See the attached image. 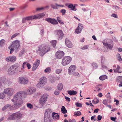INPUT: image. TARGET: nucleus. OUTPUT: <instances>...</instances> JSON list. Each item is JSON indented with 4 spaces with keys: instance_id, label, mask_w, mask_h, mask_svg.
<instances>
[{
    "instance_id": "obj_1",
    "label": "nucleus",
    "mask_w": 122,
    "mask_h": 122,
    "mask_svg": "<svg viewBox=\"0 0 122 122\" xmlns=\"http://www.w3.org/2000/svg\"><path fill=\"white\" fill-rule=\"evenodd\" d=\"M26 92L22 91H20L15 94L13 98L11 99V101L14 102V105L11 106L10 104H6L2 108L3 111L5 110L8 108L11 109L13 108L14 109H15L19 108L23 102V100L26 97Z\"/></svg>"
},
{
    "instance_id": "obj_2",
    "label": "nucleus",
    "mask_w": 122,
    "mask_h": 122,
    "mask_svg": "<svg viewBox=\"0 0 122 122\" xmlns=\"http://www.w3.org/2000/svg\"><path fill=\"white\" fill-rule=\"evenodd\" d=\"M103 45L107 49L112 50L114 46V43L112 40L110 39L106 38L102 42Z\"/></svg>"
},
{
    "instance_id": "obj_3",
    "label": "nucleus",
    "mask_w": 122,
    "mask_h": 122,
    "mask_svg": "<svg viewBox=\"0 0 122 122\" xmlns=\"http://www.w3.org/2000/svg\"><path fill=\"white\" fill-rule=\"evenodd\" d=\"M45 15L43 13H41L34 16H31L24 18L22 19V23H23L26 22V20H29L34 19H40L43 17Z\"/></svg>"
},
{
    "instance_id": "obj_4",
    "label": "nucleus",
    "mask_w": 122,
    "mask_h": 122,
    "mask_svg": "<svg viewBox=\"0 0 122 122\" xmlns=\"http://www.w3.org/2000/svg\"><path fill=\"white\" fill-rule=\"evenodd\" d=\"M20 45V43L19 41H15L12 42L9 48L10 50V54H11L14 50L17 51L19 49V47Z\"/></svg>"
},
{
    "instance_id": "obj_5",
    "label": "nucleus",
    "mask_w": 122,
    "mask_h": 122,
    "mask_svg": "<svg viewBox=\"0 0 122 122\" xmlns=\"http://www.w3.org/2000/svg\"><path fill=\"white\" fill-rule=\"evenodd\" d=\"M18 64H15L10 67L8 71V74L11 75L15 74L16 73L20 72L21 71L19 70L18 69Z\"/></svg>"
},
{
    "instance_id": "obj_6",
    "label": "nucleus",
    "mask_w": 122,
    "mask_h": 122,
    "mask_svg": "<svg viewBox=\"0 0 122 122\" xmlns=\"http://www.w3.org/2000/svg\"><path fill=\"white\" fill-rule=\"evenodd\" d=\"M22 117V114L19 112L13 113L12 115H10L7 118V119L9 120H18Z\"/></svg>"
},
{
    "instance_id": "obj_7",
    "label": "nucleus",
    "mask_w": 122,
    "mask_h": 122,
    "mask_svg": "<svg viewBox=\"0 0 122 122\" xmlns=\"http://www.w3.org/2000/svg\"><path fill=\"white\" fill-rule=\"evenodd\" d=\"M38 51L41 52V56H43L46 52L49 51L50 49V47L45 45H42L39 47Z\"/></svg>"
},
{
    "instance_id": "obj_8",
    "label": "nucleus",
    "mask_w": 122,
    "mask_h": 122,
    "mask_svg": "<svg viewBox=\"0 0 122 122\" xmlns=\"http://www.w3.org/2000/svg\"><path fill=\"white\" fill-rule=\"evenodd\" d=\"M72 58L69 56H65L62 59L61 64L63 66H65L68 64L71 61Z\"/></svg>"
},
{
    "instance_id": "obj_9",
    "label": "nucleus",
    "mask_w": 122,
    "mask_h": 122,
    "mask_svg": "<svg viewBox=\"0 0 122 122\" xmlns=\"http://www.w3.org/2000/svg\"><path fill=\"white\" fill-rule=\"evenodd\" d=\"M47 79L45 77H43L40 79L39 82L36 85V86L38 88L43 87L46 83Z\"/></svg>"
},
{
    "instance_id": "obj_10",
    "label": "nucleus",
    "mask_w": 122,
    "mask_h": 122,
    "mask_svg": "<svg viewBox=\"0 0 122 122\" xmlns=\"http://www.w3.org/2000/svg\"><path fill=\"white\" fill-rule=\"evenodd\" d=\"M29 79L27 78L24 76L20 77L19 79V82L20 84H26L29 82Z\"/></svg>"
},
{
    "instance_id": "obj_11",
    "label": "nucleus",
    "mask_w": 122,
    "mask_h": 122,
    "mask_svg": "<svg viewBox=\"0 0 122 122\" xmlns=\"http://www.w3.org/2000/svg\"><path fill=\"white\" fill-rule=\"evenodd\" d=\"M48 95L47 94H43L40 99V103L43 106L44 104L46 102Z\"/></svg>"
},
{
    "instance_id": "obj_12",
    "label": "nucleus",
    "mask_w": 122,
    "mask_h": 122,
    "mask_svg": "<svg viewBox=\"0 0 122 122\" xmlns=\"http://www.w3.org/2000/svg\"><path fill=\"white\" fill-rule=\"evenodd\" d=\"M14 91V90L13 88H8L4 90V92L7 95L9 96H11L13 94Z\"/></svg>"
},
{
    "instance_id": "obj_13",
    "label": "nucleus",
    "mask_w": 122,
    "mask_h": 122,
    "mask_svg": "<svg viewBox=\"0 0 122 122\" xmlns=\"http://www.w3.org/2000/svg\"><path fill=\"white\" fill-rule=\"evenodd\" d=\"M64 55V53L62 51H58L56 53V58L59 59L62 58Z\"/></svg>"
},
{
    "instance_id": "obj_14",
    "label": "nucleus",
    "mask_w": 122,
    "mask_h": 122,
    "mask_svg": "<svg viewBox=\"0 0 122 122\" xmlns=\"http://www.w3.org/2000/svg\"><path fill=\"white\" fill-rule=\"evenodd\" d=\"M76 69V66L74 65H71L69 67L68 70V73L69 75H71Z\"/></svg>"
},
{
    "instance_id": "obj_15",
    "label": "nucleus",
    "mask_w": 122,
    "mask_h": 122,
    "mask_svg": "<svg viewBox=\"0 0 122 122\" xmlns=\"http://www.w3.org/2000/svg\"><path fill=\"white\" fill-rule=\"evenodd\" d=\"M5 60L7 62L10 61L11 62H13L16 61V58L15 56H13L7 57L5 59Z\"/></svg>"
},
{
    "instance_id": "obj_16",
    "label": "nucleus",
    "mask_w": 122,
    "mask_h": 122,
    "mask_svg": "<svg viewBox=\"0 0 122 122\" xmlns=\"http://www.w3.org/2000/svg\"><path fill=\"white\" fill-rule=\"evenodd\" d=\"M56 32L57 36L58 38L59 39L61 40L63 36V32L61 30H56Z\"/></svg>"
},
{
    "instance_id": "obj_17",
    "label": "nucleus",
    "mask_w": 122,
    "mask_h": 122,
    "mask_svg": "<svg viewBox=\"0 0 122 122\" xmlns=\"http://www.w3.org/2000/svg\"><path fill=\"white\" fill-rule=\"evenodd\" d=\"M82 25L81 23H79L78 25V26L77 27L76 29L75 30V33L77 34L81 33V31L82 28Z\"/></svg>"
},
{
    "instance_id": "obj_18",
    "label": "nucleus",
    "mask_w": 122,
    "mask_h": 122,
    "mask_svg": "<svg viewBox=\"0 0 122 122\" xmlns=\"http://www.w3.org/2000/svg\"><path fill=\"white\" fill-rule=\"evenodd\" d=\"M65 43L66 46L69 48H72L73 46V45L69 40L67 38L66 39Z\"/></svg>"
},
{
    "instance_id": "obj_19",
    "label": "nucleus",
    "mask_w": 122,
    "mask_h": 122,
    "mask_svg": "<svg viewBox=\"0 0 122 122\" xmlns=\"http://www.w3.org/2000/svg\"><path fill=\"white\" fill-rule=\"evenodd\" d=\"M45 20L48 22L50 23L53 25L57 24L58 23L57 21L54 19L46 18Z\"/></svg>"
},
{
    "instance_id": "obj_20",
    "label": "nucleus",
    "mask_w": 122,
    "mask_h": 122,
    "mask_svg": "<svg viewBox=\"0 0 122 122\" xmlns=\"http://www.w3.org/2000/svg\"><path fill=\"white\" fill-rule=\"evenodd\" d=\"M40 61L38 60H36V62L33 65L32 68L33 71L35 70L39 66L40 64Z\"/></svg>"
},
{
    "instance_id": "obj_21",
    "label": "nucleus",
    "mask_w": 122,
    "mask_h": 122,
    "mask_svg": "<svg viewBox=\"0 0 122 122\" xmlns=\"http://www.w3.org/2000/svg\"><path fill=\"white\" fill-rule=\"evenodd\" d=\"M36 91V89L34 87H31L27 90L28 94H33Z\"/></svg>"
},
{
    "instance_id": "obj_22",
    "label": "nucleus",
    "mask_w": 122,
    "mask_h": 122,
    "mask_svg": "<svg viewBox=\"0 0 122 122\" xmlns=\"http://www.w3.org/2000/svg\"><path fill=\"white\" fill-rule=\"evenodd\" d=\"M52 115L53 118L55 120H57L59 119V116L57 113L53 112Z\"/></svg>"
},
{
    "instance_id": "obj_23",
    "label": "nucleus",
    "mask_w": 122,
    "mask_h": 122,
    "mask_svg": "<svg viewBox=\"0 0 122 122\" xmlns=\"http://www.w3.org/2000/svg\"><path fill=\"white\" fill-rule=\"evenodd\" d=\"M50 116H47V115H45L44 118V122H50Z\"/></svg>"
},
{
    "instance_id": "obj_24",
    "label": "nucleus",
    "mask_w": 122,
    "mask_h": 122,
    "mask_svg": "<svg viewBox=\"0 0 122 122\" xmlns=\"http://www.w3.org/2000/svg\"><path fill=\"white\" fill-rule=\"evenodd\" d=\"M51 112V110L50 109H48L45 112L44 115H47V116H50V114Z\"/></svg>"
},
{
    "instance_id": "obj_25",
    "label": "nucleus",
    "mask_w": 122,
    "mask_h": 122,
    "mask_svg": "<svg viewBox=\"0 0 122 122\" xmlns=\"http://www.w3.org/2000/svg\"><path fill=\"white\" fill-rule=\"evenodd\" d=\"M68 7L69 8H71L72 10L76 11V8H75V6L73 5L72 4H70L68 5Z\"/></svg>"
},
{
    "instance_id": "obj_26",
    "label": "nucleus",
    "mask_w": 122,
    "mask_h": 122,
    "mask_svg": "<svg viewBox=\"0 0 122 122\" xmlns=\"http://www.w3.org/2000/svg\"><path fill=\"white\" fill-rule=\"evenodd\" d=\"M67 92L70 95H75L77 93V92L76 91L74 90L72 91L71 90L68 91Z\"/></svg>"
},
{
    "instance_id": "obj_27",
    "label": "nucleus",
    "mask_w": 122,
    "mask_h": 122,
    "mask_svg": "<svg viewBox=\"0 0 122 122\" xmlns=\"http://www.w3.org/2000/svg\"><path fill=\"white\" fill-rule=\"evenodd\" d=\"M116 81L118 83L122 84V76H119L117 78Z\"/></svg>"
},
{
    "instance_id": "obj_28",
    "label": "nucleus",
    "mask_w": 122,
    "mask_h": 122,
    "mask_svg": "<svg viewBox=\"0 0 122 122\" xmlns=\"http://www.w3.org/2000/svg\"><path fill=\"white\" fill-rule=\"evenodd\" d=\"M115 72H118L119 73H121L122 72V70H121V67L119 66L118 65H117V67L114 71Z\"/></svg>"
},
{
    "instance_id": "obj_29",
    "label": "nucleus",
    "mask_w": 122,
    "mask_h": 122,
    "mask_svg": "<svg viewBox=\"0 0 122 122\" xmlns=\"http://www.w3.org/2000/svg\"><path fill=\"white\" fill-rule=\"evenodd\" d=\"M61 110L63 114H65L67 112V110L66 109L65 107L64 106H63L62 107Z\"/></svg>"
},
{
    "instance_id": "obj_30",
    "label": "nucleus",
    "mask_w": 122,
    "mask_h": 122,
    "mask_svg": "<svg viewBox=\"0 0 122 122\" xmlns=\"http://www.w3.org/2000/svg\"><path fill=\"white\" fill-rule=\"evenodd\" d=\"M57 88L60 91H61L63 88L62 84L61 83H59L57 86Z\"/></svg>"
},
{
    "instance_id": "obj_31",
    "label": "nucleus",
    "mask_w": 122,
    "mask_h": 122,
    "mask_svg": "<svg viewBox=\"0 0 122 122\" xmlns=\"http://www.w3.org/2000/svg\"><path fill=\"white\" fill-rule=\"evenodd\" d=\"M27 63V62H25L23 63L22 64V68L21 69L22 71H21L20 72H23V71H24V68L26 66Z\"/></svg>"
},
{
    "instance_id": "obj_32",
    "label": "nucleus",
    "mask_w": 122,
    "mask_h": 122,
    "mask_svg": "<svg viewBox=\"0 0 122 122\" xmlns=\"http://www.w3.org/2000/svg\"><path fill=\"white\" fill-rule=\"evenodd\" d=\"M56 4H58L56 3H55V5L51 4V7L53 9H58V6L56 5Z\"/></svg>"
},
{
    "instance_id": "obj_33",
    "label": "nucleus",
    "mask_w": 122,
    "mask_h": 122,
    "mask_svg": "<svg viewBox=\"0 0 122 122\" xmlns=\"http://www.w3.org/2000/svg\"><path fill=\"white\" fill-rule=\"evenodd\" d=\"M51 70V67H49L45 69L44 71V72H45L49 73L50 72Z\"/></svg>"
},
{
    "instance_id": "obj_34",
    "label": "nucleus",
    "mask_w": 122,
    "mask_h": 122,
    "mask_svg": "<svg viewBox=\"0 0 122 122\" xmlns=\"http://www.w3.org/2000/svg\"><path fill=\"white\" fill-rule=\"evenodd\" d=\"M107 78V76L105 75L101 76L99 77L100 80L103 81Z\"/></svg>"
},
{
    "instance_id": "obj_35",
    "label": "nucleus",
    "mask_w": 122,
    "mask_h": 122,
    "mask_svg": "<svg viewBox=\"0 0 122 122\" xmlns=\"http://www.w3.org/2000/svg\"><path fill=\"white\" fill-rule=\"evenodd\" d=\"M50 42L51 44L53 47H54L56 45V43L57 42V41L56 40H53L51 41Z\"/></svg>"
},
{
    "instance_id": "obj_36",
    "label": "nucleus",
    "mask_w": 122,
    "mask_h": 122,
    "mask_svg": "<svg viewBox=\"0 0 122 122\" xmlns=\"http://www.w3.org/2000/svg\"><path fill=\"white\" fill-rule=\"evenodd\" d=\"M99 100L97 98H95L92 101V102L94 104H96L97 103L99 102Z\"/></svg>"
},
{
    "instance_id": "obj_37",
    "label": "nucleus",
    "mask_w": 122,
    "mask_h": 122,
    "mask_svg": "<svg viewBox=\"0 0 122 122\" xmlns=\"http://www.w3.org/2000/svg\"><path fill=\"white\" fill-rule=\"evenodd\" d=\"M5 41L4 39H2L0 41V46H2L5 43Z\"/></svg>"
},
{
    "instance_id": "obj_38",
    "label": "nucleus",
    "mask_w": 122,
    "mask_h": 122,
    "mask_svg": "<svg viewBox=\"0 0 122 122\" xmlns=\"http://www.w3.org/2000/svg\"><path fill=\"white\" fill-rule=\"evenodd\" d=\"M25 52V50L24 49H22L20 51L19 55V57H21L23 55V54Z\"/></svg>"
},
{
    "instance_id": "obj_39",
    "label": "nucleus",
    "mask_w": 122,
    "mask_h": 122,
    "mask_svg": "<svg viewBox=\"0 0 122 122\" xmlns=\"http://www.w3.org/2000/svg\"><path fill=\"white\" fill-rule=\"evenodd\" d=\"M27 106L30 109H31L33 108V106L32 104L30 103H27Z\"/></svg>"
},
{
    "instance_id": "obj_40",
    "label": "nucleus",
    "mask_w": 122,
    "mask_h": 122,
    "mask_svg": "<svg viewBox=\"0 0 122 122\" xmlns=\"http://www.w3.org/2000/svg\"><path fill=\"white\" fill-rule=\"evenodd\" d=\"M62 71L61 69H56V72L57 74H59L61 73Z\"/></svg>"
},
{
    "instance_id": "obj_41",
    "label": "nucleus",
    "mask_w": 122,
    "mask_h": 122,
    "mask_svg": "<svg viewBox=\"0 0 122 122\" xmlns=\"http://www.w3.org/2000/svg\"><path fill=\"white\" fill-rule=\"evenodd\" d=\"M61 91H60V90H59L58 89H57L54 92V94L56 95H58L60 93Z\"/></svg>"
},
{
    "instance_id": "obj_42",
    "label": "nucleus",
    "mask_w": 122,
    "mask_h": 122,
    "mask_svg": "<svg viewBox=\"0 0 122 122\" xmlns=\"http://www.w3.org/2000/svg\"><path fill=\"white\" fill-rule=\"evenodd\" d=\"M5 95L3 93H0V98L3 99L5 97Z\"/></svg>"
},
{
    "instance_id": "obj_43",
    "label": "nucleus",
    "mask_w": 122,
    "mask_h": 122,
    "mask_svg": "<svg viewBox=\"0 0 122 122\" xmlns=\"http://www.w3.org/2000/svg\"><path fill=\"white\" fill-rule=\"evenodd\" d=\"M89 47L88 45H85L83 47L81 48L82 50H85L87 49Z\"/></svg>"
},
{
    "instance_id": "obj_44",
    "label": "nucleus",
    "mask_w": 122,
    "mask_h": 122,
    "mask_svg": "<svg viewBox=\"0 0 122 122\" xmlns=\"http://www.w3.org/2000/svg\"><path fill=\"white\" fill-rule=\"evenodd\" d=\"M60 12L62 13V15H64L66 12V10L65 9L61 10H60Z\"/></svg>"
},
{
    "instance_id": "obj_45",
    "label": "nucleus",
    "mask_w": 122,
    "mask_h": 122,
    "mask_svg": "<svg viewBox=\"0 0 122 122\" xmlns=\"http://www.w3.org/2000/svg\"><path fill=\"white\" fill-rule=\"evenodd\" d=\"M74 114L75 115H76L77 116H79L80 115H81V113L80 112L78 111L77 112H74Z\"/></svg>"
},
{
    "instance_id": "obj_46",
    "label": "nucleus",
    "mask_w": 122,
    "mask_h": 122,
    "mask_svg": "<svg viewBox=\"0 0 122 122\" xmlns=\"http://www.w3.org/2000/svg\"><path fill=\"white\" fill-rule=\"evenodd\" d=\"M92 65L93 66V67L95 69L97 68L98 67V65L97 64L94 63H92Z\"/></svg>"
},
{
    "instance_id": "obj_47",
    "label": "nucleus",
    "mask_w": 122,
    "mask_h": 122,
    "mask_svg": "<svg viewBox=\"0 0 122 122\" xmlns=\"http://www.w3.org/2000/svg\"><path fill=\"white\" fill-rule=\"evenodd\" d=\"M76 105L77 107H81L82 106V104L79 103L78 102L76 103Z\"/></svg>"
},
{
    "instance_id": "obj_48",
    "label": "nucleus",
    "mask_w": 122,
    "mask_h": 122,
    "mask_svg": "<svg viewBox=\"0 0 122 122\" xmlns=\"http://www.w3.org/2000/svg\"><path fill=\"white\" fill-rule=\"evenodd\" d=\"M112 8L114 10H117L119 9V7L117 5H114L113 6Z\"/></svg>"
},
{
    "instance_id": "obj_49",
    "label": "nucleus",
    "mask_w": 122,
    "mask_h": 122,
    "mask_svg": "<svg viewBox=\"0 0 122 122\" xmlns=\"http://www.w3.org/2000/svg\"><path fill=\"white\" fill-rule=\"evenodd\" d=\"M73 75L74 76H77L79 75V73L77 72H75L73 73Z\"/></svg>"
},
{
    "instance_id": "obj_50",
    "label": "nucleus",
    "mask_w": 122,
    "mask_h": 122,
    "mask_svg": "<svg viewBox=\"0 0 122 122\" xmlns=\"http://www.w3.org/2000/svg\"><path fill=\"white\" fill-rule=\"evenodd\" d=\"M56 78L55 77L52 78V79L50 80V81L52 83H53L56 81Z\"/></svg>"
},
{
    "instance_id": "obj_51",
    "label": "nucleus",
    "mask_w": 122,
    "mask_h": 122,
    "mask_svg": "<svg viewBox=\"0 0 122 122\" xmlns=\"http://www.w3.org/2000/svg\"><path fill=\"white\" fill-rule=\"evenodd\" d=\"M117 58L118 59V60L120 62L121 61H122V59L120 55L119 54H118V56Z\"/></svg>"
},
{
    "instance_id": "obj_52",
    "label": "nucleus",
    "mask_w": 122,
    "mask_h": 122,
    "mask_svg": "<svg viewBox=\"0 0 122 122\" xmlns=\"http://www.w3.org/2000/svg\"><path fill=\"white\" fill-rule=\"evenodd\" d=\"M3 80L1 79H0V87L1 86L3 83H4Z\"/></svg>"
},
{
    "instance_id": "obj_53",
    "label": "nucleus",
    "mask_w": 122,
    "mask_h": 122,
    "mask_svg": "<svg viewBox=\"0 0 122 122\" xmlns=\"http://www.w3.org/2000/svg\"><path fill=\"white\" fill-rule=\"evenodd\" d=\"M26 66L28 67V69H30V68L31 66L30 64L29 63H27Z\"/></svg>"
},
{
    "instance_id": "obj_54",
    "label": "nucleus",
    "mask_w": 122,
    "mask_h": 122,
    "mask_svg": "<svg viewBox=\"0 0 122 122\" xmlns=\"http://www.w3.org/2000/svg\"><path fill=\"white\" fill-rule=\"evenodd\" d=\"M111 16L113 17L116 18H117V15L115 14H113L111 15Z\"/></svg>"
},
{
    "instance_id": "obj_55",
    "label": "nucleus",
    "mask_w": 122,
    "mask_h": 122,
    "mask_svg": "<svg viewBox=\"0 0 122 122\" xmlns=\"http://www.w3.org/2000/svg\"><path fill=\"white\" fill-rule=\"evenodd\" d=\"M18 35V33H16L15 34H14L11 37V39H13V38H14L15 37H16V36H17Z\"/></svg>"
},
{
    "instance_id": "obj_56",
    "label": "nucleus",
    "mask_w": 122,
    "mask_h": 122,
    "mask_svg": "<svg viewBox=\"0 0 122 122\" xmlns=\"http://www.w3.org/2000/svg\"><path fill=\"white\" fill-rule=\"evenodd\" d=\"M65 99L68 102H69L70 101V99L68 97H67L66 96H65Z\"/></svg>"
},
{
    "instance_id": "obj_57",
    "label": "nucleus",
    "mask_w": 122,
    "mask_h": 122,
    "mask_svg": "<svg viewBox=\"0 0 122 122\" xmlns=\"http://www.w3.org/2000/svg\"><path fill=\"white\" fill-rule=\"evenodd\" d=\"M44 8L43 7H42L41 8H38L36 9V10L37 11H39L40 10H42Z\"/></svg>"
},
{
    "instance_id": "obj_58",
    "label": "nucleus",
    "mask_w": 122,
    "mask_h": 122,
    "mask_svg": "<svg viewBox=\"0 0 122 122\" xmlns=\"http://www.w3.org/2000/svg\"><path fill=\"white\" fill-rule=\"evenodd\" d=\"M102 103L104 105H106L107 104V101L106 100H103Z\"/></svg>"
},
{
    "instance_id": "obj_59",
    "label": "nucleus",
    "mask_w": 122,
    "mask_h": 122,
    "mask_svg": "<svg viewBox=\"0 0 122 122\" xmlns=\"http://www.w3.org/2000/svg\"><path fill=\"white\" fill-rule=\"evenodd\" d=\"M102 118V116L100 115H98L97 116V119L99 120H101Z\"/></svg>"
},
{
    "instance_id": "obj_60",
    "label": "nucleus",
    "mask_w": 122,
    "mask_h": 122,
    "mask_svg": "<svg viewBox=\"0 0 122 122\" xmlns=\"http://www.w3.org/2000/svg\"><path fill=\"white\" fill-rule=\"evenodd\" d=\"M47 90H50L52 88L50 86H48L45 88Z\"/></svg>"
},
{
    "instance_id": "obj_61",
    "label": "nucleus",
    "mask_w": 122,
    "mask_h": 122,
    "mask_svg": "<svg viewBox=\"0 0 122 122\" xmlns=\"http://www.w3.org/2000/svg\"><path fill=\"white\" fill-rule=\"evenodd\" d=\"M116 119V117H111V120H112V121H114L115 122L116 121H115V119Z\"/></svg>"
},
{
    "instance_id": "obj_62",
    "label": "nucleus",
    "mask_w": 122,
    "mask_h": 122,
    "mask_svg": "<svg viewBox=\"0 0 122 122\" xmlns=\"http://www.w3.org/2000/svg\"><path fill=\"white\" fill-rule=\"evenodd\" d=\"M112 39L115 42H117V40L116 39V38L114 36L113 37H112Z\"/></svg>"
},
{
    "instance_id": "obj_63",
    "label": "nucleus",
    "mask_w": 122,
    "mask_h": 122,
    "mask_svg": "<svg viewBox=\"0 0 122 122\" xmlns=\"http://www.w3.org/2000/svg\"><path fill=\"white\" fill-rule=\"evenodd\" d=\"M99 109L98 108H97L94 110V113H95V112H96L97 113L98 112V111H99Z\"/></svg>"
},
{
    "instance_id": "obj_64",
    "label": "nucleus",
    "mask_w": 122,
    "mask_h": 122,
    "mask_svg": "<svg viewBox=\"0 0 122 122\" xmlns=\"http://www.w3.org/2000/svg\"><path fill=\"white\" fill-rule=\"evenodd\" d=\"M69 121L70 122H76V121L75 119H73L72 120H71V119H70L69 120Z\"/></svg>"
}]
</instances>
